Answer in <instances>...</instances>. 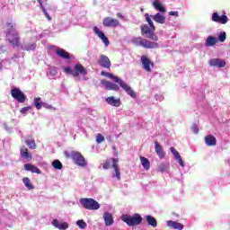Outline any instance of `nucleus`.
I'll return each mask as SVG.
<instances>
[{
    "label": "nucleus",
    "mask_w": 230,
    "mask_h": 230,
    "mask_svg": "<svg viewBox=\"0 0 230 230\" xmlns=\"http://www.w3.org/2000/svg\"><path fill=\"white\" fill-rule=\"evenodd\" d=\"M141 35H146L147 39H150V41L146 39H143L142 37L133 38L131 42L135 46H140L141 48H145V49H156L159 48V37H157L155 33V27H150L147 24H144L140 26Z\"/></svg>",
    "instance_id": "f257e3e1"
},
{
    "label": "nucleus",
    "mask_w": 230,
    "mask_h": 230,
    "mask_svg": "<svg viewBox=\"0 0 230 230\" xmlns=\"http://www.w3.org/2000/svg\"><path fill=\"white\" fill-rule=\"evenodd\" d=\"M4 33H5V40L10 43L11 46L19 48L21 46V38L19 37V31H17V25L13 22H6L4 26Z\"/></svg>",
    "instance_id": "f03ea898"
},
{
    "label": "nucleus",
    "mask_w": 230,
    "mask_h": 230,
    "mask_svg": "<svg viewBox=\"0 0 230 230\" xmlns=\"http://www.w3.org/2000/svg\"><path fill=\"white\" fill-rule=\"evenodd\" d=\"M122 221L125 222L129 227H134L136 226H139L141 222H143V217L139 214L130 215H122Z\"/></svg>",
    "instance_id": "7ed1b4c3"
},
{
    "label": "nucleus",
    "mask_w": 230,
    "mask_h": 230,
    "mask_svg": "<svg viewBox=\"0 0 230 230\" xmlns=\"http://www.w3.org/2000/svg\"><path fill=\"white\" fill-rule=\"evenodd\" d=\"M80 202L81 206L89 211H96L100 208V203L93 198H83L80 199Z\"/></svg>",
    "instance_id": "20e7f679"
},
{
    "label": "nucleus",
    "mask_w": 230,
    "mask_h": 230,
    "mask_svg": "<svg viewBox=\"0 0 230 230\" xmlns=\"http://www.w3.org/2000/svg\"><path fill=\"white\" fill-rule=\"evenodd\" d=\"M140 62L144 71L146 73H152V69H154V61L150 60L148 57L143 55L140 57Z\"/></svg>",
    "instance_id": "39448f33"
},
{
    "label": "nucleus",
    "mask_w": 230,
    "mask_h": 230,
    "mask_svg": "<svg viewBox=\"0 0 230 230\" xmlns=\"http://www.w3.org/2000/svg\"><path fill=\"white\" fill-rule=\"evenodd\" d=\"M115 83L119 84L120 87L128 94V96H131V98H136V92L132 90V87H130L125 81L121 80L119 77H115Z\"/></svg>",
    "instance_id": "423d86ee"
},
{
    "label": "nucleus",
    "mask_w": 230,
    "mask_h": 230,
    "mask_svg": "<svg viewBox=\"0 0 230 230\" xmlns=\"http://www.w3.org/2000/svg\"><path fill=\"white\" fill-rule=\"evenodd\" d=\"M72 159L75 163V164H78V166H86L87 164V162L85 161V157H84L82 153L78 151L72 152Z\"/></svg>",
    "instance_id": "0eeeda50"
},
{
    "label": "nucleus",
    "mask_w": 230,
    "mask_h": 230,
    "mask_svg": "<svg viewBox=\"0 0 230 230\" xmlns=\"http://www.w3.org/2000/svg\"><path fill=\"white\" fill-rule=\"evenodd\" d=\"M11 96L17 100L19 103H24L26 102V95L20 88H13L11 90Z\"/></svg>",
    "instance_id": "6e6552de"
},
{
    "label": "nucleus",
    "mask_w": 230,
    "mask_h": 230,
    "mask_svg": "<svg viewBox=\"0 0 230 230\" xmlns=\"http://www.w3.org/2000/svg\"><path fill=\"white\" fill-rule=\"evenodd\" d=\"M102 24L105 28H118L120 25L118 19L112 17H106L102 21Z\"/></svg>",
    "instance_id": "1a4fd4ad"
},
{
    "label": "nucleus",
    "mask_w": 230,
    "mask_h": 230,
    "mask_svg": "<svg viewBox=\"0 0 230 230\" xmlns=\"http://www.w3.org/2000/svg\"><path fill=\"white\" fill-rule=\"evenodd\" d=\"M80 75H83V76H85V75H87V70L82 64L77 63L74 66L73 76L74 78H78Z\"/></svg>",
    "instance_id": "9d476101"
},
{
    "label": "nucleus",
    "mask_w": 230,
    "mask_h": 230,
    "mask_svg": "<svg viewBox=\"0 0 230 230\" xmlns=\"http://www.w3.org/2000/svg\"><path fill=\"white\" fill-rule=\"evenodd\" d=\"M112 161V168L114 169L115 173H113L112 177L115 178L117 181L121 180V172L119 171V159L118 158H111Z\"/></svg>",
    "instance_id": "9b49d317"
},
{
    "label": "nucleus",
    "mask_w": 230,
    "mask_h": 230,
    "mask_svg": "<svg viewBox=\"0 0 230 230\" xmlns=\"http://www.w3.org/2000/svg\"><path fill=\"white\" fill-rule=\"evenodd\" d=\"M98 64L99 66H101V67H103L104 69H111V59L109 58V57L105 55L100 56Z\"/></svg>",
    "instance_id": "f8f14e48"
},
{
    "label": "nucleus",
    "mask_w": 230,
    "mask_h": 230,
    "mask_svg": "<svg viewBox=\"0 0 230 230\" xmlns=\"http://www.w3.org/2000/svg\"><path fill=\"white\" fill-rule=\"evenodd\" d=\"M93 32L96 36L99 37V39L102 40L105 46H109L111 44V42L109 41V38L105 36V33H103V31H100V28H98L97 26L93 27Z\"/></svg>",
    "instance_id": "ddd939ff"
},
{
    "label": "nucleus",
    "mask_w": 230,
    "mask_h": 230,
    "mask_svg": "<svg viewBox=\"0 0 230 230\" xmlns=\"http://www.w3.org/2000/svg\"><path fill=\"white\" fill-rule=\"evenodd\" d=\"M211 67H226V60L222 58H212L208 61Z\"/></svg>",
    "instance_id": "4468645a"
},
{
    "label": "nucleus",
    "mask_w": 230,
    "mask_h": 230,
    "mask_svg": "<svg viewBox=\"0 0 230 230\" xmlns=\"http://www.w3.org/2000/svg\"><path fill=\"white\" fill-rule=\"evenodd\" d=\"M106 103H108V105H111V107H120L121 99L116 98L114 96H110L106 98Z\"/></svg>",
    "instance_id": "2eb2a0df"
},
{
    "label": "nucleus",
    "mask_w": 230,
    "mask_h": 230,
    "mask_svg": "<svg viewBox=\"0 0 230 230\" xmlns=\"http://www.w3.org/2000/svg\"><path fill=\"white\" fill-rule=\"evenodd\" d=\"M212 21L214 22H219L220 24H226L227 22V17L226 15H218V13H214L212 14Z\"/></svg>",
    "instance_id": "dca6fc26"
},
{
    "label": "nucleus",
    "mask_w": 230,
    "mask_h": 230,
    "mask_svg": "<svg viewBox=\"0 0 230 230\" xmlns=\"http://www.w3.org/2000/svg\"><path fill=\"white\" fill-rule=\"evenodd\" d=\"M56 55L60 58H64V60H71V56L69 52L66 51L64 49H58L56 50Z\"/></svg>",
    "instance_id": "f3484780"
},
{
    "label": "nucleus",
    "mask_w": 230,
    "mask_h": 230,
    "mask_svg": "<svg viewBox=\"0 0 230 230\" xmlns=\"http://www.w3.org/2000/svg\"><path fill=\"white\" fill-rule=\"evenodd\" d=\"M38 3L40 4V6L45 15V17L48 19V21H51V16H49V13H48V11L46 10V5H48V0H38Z\"/></svg>",
    "instance_id": "a211bd4d"
},
{
    "label": "nucleus",
    "mask_w": 230,
    "mask_h": 230,
    "mask_svg": "<svg viewBox=\"0 0 230 230\" xmlns=\"http://www.w3.org/2000/svg\"><path fill=\"white\" fill-rule=\"evenodd\" d=\"M24 170H26V172H31V173H38V174L42 173V172L40 171V169H39V167L31 164H25Z\"/></svg>",
    "instance_id": "6ab92c4d"
},
{
    "label": "nucleus",
    "mask_w": 230,
    "mask_h": 230,
    "mask_svg": "<svg viewBox=\"0 0 230 230\" xmlns=\"http://www.w3.org/2000/svg\"><path fill=\"white\" fill-rule=\"evenodd\" d=\"M167 226L171 229H176V230H183L184 229V225H182L177 221L169 220V221H167Z\"/></svg>",
    "instance_id": "aec40b11"
},
{
    "label": "nucleus",
    "mask_w": 230,
    "mask_h": 230,
    "mask_svg": "<svg viewBox=\"0 0 230 230\" xmlns=\"http://www.w3.org/2000/svg\"><path fill=\"white\" fill-rule=\"evenodd\" d=\"M151 18L155 22H157L158 24H164L166 22V17L164 15L161 14V13H157L155 15H151Z\"/></svg>",
    "instance_id": "412c9836"
},
{
    "label": "nucleus",
    "mask_w": 230,
    "mask_h": 230,
    "mask_svg": "<svg viewBox=\"0 0 230 230\" xmlns=\"http://www.w3.org/2000/svg\"><path fill=\"white\" fill-rule=\"evenodd\" d=\"M20 155L22 159H27V161H31L32 159L31 154H30V151L25 146L21 147Z\"/></svg>",
    "instance_id": "4be33fe9"
},
{
    "label": "nucleus",
    "mask_w": 230,
    "mask_h": 230,
    "mask_svg": "<svg viewBox=\"0 0 230 230\" xmlns=\"http://www.w3.org/2000/svg\"><path fill=\"white\" fill-rule=\"evenodd\" d=\"M155 152H156L160 159H164V151L163 150V146L157 141L155 142Z\"/></svg>",
    "instance_id": "5701e85b"
},
{
    "label": "nucleus",
    "mask_w": 230,
    "mask_h": 230,
    "mask_svg": "<svg viewBox=\"0 0 230 230\" xmlns=\"http://www.w3.org/2000/svg\"><path fill=\"white\" fill-rule=\"evenodd\" d=\"M52 226L54 227H57L59 230H66V229H67L69 227V225L67 223H66V222L60 223L58 221V219H54L52 221Z\"/></svg>",
    "instance_id": "b1692460"
},
{
    "label": "nucleus",
    "mask_w": 230,
    "mask_h": 230,
    "mask_svg": "<svg viewBox=\"0 0 230 230\" xmlns=\"http://www.w3.org/2000/svg\"><path fill=\"white\" fill-rule=\"evenodd\" d=\"M103 219H104L105 226H112L114 224V219H113L112 214H111V212H104Z\"/></svg>",
    "instance_id": "393cba45"
},
{
    "label": "nucleus",
    "mask_w": 230,
    "mask_h": 230,
    "mask_svg": "<svg viewBox=\"0 0 230 230\" xmlns=\"http://www.w3.org/2000/svg\"><path fill=\"white\" fill-rule=\"evenodd\" d=\"M172 154L174 155V159L178 161L180 166L184 167V161H182V157L181 156V154H179L176 150L175 147H171L170 148Z\"/></svg>",
    "instance_id": "a878e982"
},
{
    "label": "nucleus",
    "mask_w": 230,
    "mask_h": 230,
    "mask_svg": "<svg viewBox=\"0 0 230 230\" xmlns=\"http://www.w3.org/2000/svg\"><path fill=\"white\" fill-rule=\"evenodd\" d=\"M102 84L108 91H119V86H118L116 84L109 81H104Z\"/></svg>",
    "instance_id": "bb28decb"
},
{
    "label": "nucleus",
    "mask_w": 230,
    "mask_h": 230,
    "mask_svg": "<svg viewBox=\"0 0 230 230\" xmlns=\"http://www.w3.org/2000/svg\"><path fill=\"white\" fill-rule=\"evenodd\" d=\"M205 143L208 146H215L217 145V138L213 135L205 137Z\"/></svg>",
    "instance_id": "cd10ccee"
},
{
    "label": "nucleus",
    "mask_w": 230,
    "mask_h": 230,
    "mask_svg": "<svg viewBox=\"0 0 230 230\" xmlns=\"http://www.w3.org/2000/svg\"><path fill=\"white\" fill-rule=\"evenodd\" d=\"M153 6H154V8H155V10H157L158 12H161L162 13H166V8H164L163 6V4H161V2H159V0H155L153 2Z\"/></svg>",
    "instance_id": "c85d7f7f"
},
{
    "label": "nucleus",
    "mask_w": 230,
    "mask_h": 230,
    "mask_svg": "<svg viewBox=\"0 0 230 230\" xmlns=\"http://www.w3.org/2000/svg\"><path fill=\"white\" fill-rule=\"evenodd\" d=\"M218 42V40L213 36H208L206 40L205 46L207 48H211L212 46H215Z\"/></svg>",
    "instance_id": "c756f323"
},
{
    "label": "nucleus",
    "mask_w": 230,
    "mask_h": 230,
    "mask_svg": "<svg viewBox=\"0 0 230 230\" xmlns=\"http://www.w3.org/2000/svg\"><path fill=\"white\" fill-rule=\"evenodd\" d=\"M146 220L148 226H151V227H157V219H155V217L150 215H147L146 216Z\"/></svg>",
    "instance_id": "7c9ffc66"
},
{
    "label": "nucleus",
    "mask_w": 230,
    "mask_h": 230,
    "mask_svg": "<svg viewBox=\"0 0 230 230\" xmlns=\"http://www.w3.org/2000/svg\"><path fill=\"white\" fill-rule=\"evenodd\" d=\"M23 184L26 186L28 190H35V186L31 183V181L28 177H24L22 179Z\"/></svg>",
    "instance_id": "2f4dec72"
},
{
    "label": "nucleus",
    "mask_w": 230,
    "mask_h": 230,
    "mask_svg": "<svg viewBox=\"0 0 230 230\" xmlns=\"http://www.w3.org/2000/svg\"><path fill=\"white\" fill-rule=\"evenodd\" d=\"M140 161L143 168L145 170H150V161H148V158H145L144 156H140Z\"/></svg>",
    "instance_id": "473e14b6"
},
{
    "label": "nucleus",
    "mask_w": 230,
    "mask_h": 230,
    "mask_svg": "<svg viewBox=\"0 0 230 230\" xmlns=\"http://www.w3.org/2000/svg\"><path fill=\"white\" fill-rule=\"evenodd\" d=\"M25 144L27 145V146H29V148H31V150H35V148H37V145L35 144V140H33L30 137L25 139Z\"/></svg>",
    "instance_id": "72a5a7b5"
},
{
    "label": "nucleus",
    "mask_w": 230,
    "mask_h": 230,
    "mask_svg": "<svg viewBox=\"0 0 230 230\" xmlns=\"http://www.w3.org/2000/svg\"><path fill=\"white\" fill-rule=\"evenodd\" d=\"M35 48H37V45L35 43H27L23 47L25 51H33L35 50Z\"/></svg>",
    "instance_id": "f704fd0d"
},
{
    "label": "nucleus",
    "mask_w": 230,
    "mask_h": 230,
    "mask_svg": "<svg viewBox=\"0 0 230 230\" xmlns=\"http://www.w3.org/2000/svg\"><path fill=\"white\" fill-rule=\"evenodd\" d=\"M40 97L34 98V107H36L38 111H40V109H42V102H40Z\"/></svg>",
    "instance_id": "c9c22d12"
},
{
    "label": "nucleus",
    "mask_w": 230,
    "mask_h": 230,
    "mask_svg": "<svg viewBox=\"0 0 230 230\" xmlns=\"http://www.w3.org/2000/svg\"><path fill=\"white\" fill-rule=\"evenodd\" d=\"M52 166L55 168V170H62L64 165H62V163L59 160H54L52 162Z\"/></svg>",
    "instance_id": "e433bc0d"
},
{
    "label": "nucleus",
    "mask_w": 230,
    "mask_h": 230,
    "mask_svg": "<svg viewBox=\"0 0 230 230\" xmlns=\"http://www.w3.org/2000/svg\"><path fill=\"white\" fill-rule=\"evenodd\" d=\"M146 17V22L149 24L150 28H155V25H154V22H152V16H150V14L146 13L145 14Z\"/></svg>",
    "instance_id": "4c0bfd02"
},
{
    "label": "nucleus",
    "mask_w": 230,
    "mask_h": 230,
    "mask_svg": "<svg viewBox=\"0 0 230 230\" xmlns=\"http://www.w3.org/2000/svg\"><path fill=\"white\" fill-rule=\"evenodd\" d=\"M102 76H106L107 78H112V80H114V82H116V78H119L118 76L109 73V72H104L102 71L101 73Z\"/></svg>",
    "instance_id": "58836bf2"
},
{
    "label": "nucleus",
    "mask_w": 230,
    "mask_h": 230,
    "mask_svg": "<svg viewBox=\"0 0 230 230\" xmlns=\"http://www.w3.org/2000/svg\"><path fill=\"white\" fill-rule=\"evenodd\" d=\"M76 226H78L80 229H85V227H87V223H85V221L83 219H80L76 222Z\"/></svg>",
    "instance_id": "ea45409f"
},
{
    "label": "nucleus",
    "mask_w": 230,
    "mask_h": 230,
    "mask_svg": "<svg viewBox=\"0 0 230 230\" xmlns=\"http://www.w3.org/2000/svg\"><path fill=\"white\" fill-rule=\"evenodd\" d=\"M111 159H108V160L103 162V164H102L103 170H109V168H111Z\"/></svg>",
    "instance_id": "a19ab883"
},
{
    "label": "nucleus",
    "mask_w": 230,
    "mask_h": 230,
    "mask_svg": "<svg viewBox=\"0 0 230 230\" xmlns=\"http://www.w3.org/2000/svg\"><path fill=\"white\" fill-rule=\"evenodd\" d=\"M103 141H105V137H103V135L102 134H97L96 136V142L101 144V143H103Z\"/></svg>",
    "instance_id": "79ce46f5"
},
{
    "label": "nucleus",
    "mask_w": 230,
    "mask_h": 230,
    "mask_svg": "<svg viewBox=\"0 0 230 230\" xmlns=\"http://www.w3.org/2000/svg\"><path fill=\"white\" fill-rule=\"evenodd\" d=\"M166 168H168V165H166L165 164H161L160 165H158L159 172H166Z\"/></svg>",
    "instance_id": "37998d69"
},
{
    "label": "nucleus",
    "mask_w": 230,
    "mask_h": 230,
    "mask_svg": "<svg viewBox=\"0 0 230 230\" xmlns=\"http://www.w3.org/2000/svg\"><path fill=\"white\" fill-rule=\"evenodd\" d=\"M226 32H221L220 35H219V41L220 42H226Z\"/></svg>",
    "instance_id": "c03bdc74"
},
{
    "label": "nucleus",
    "mask_w": 230,
    "mask_h": 230,
    "mask_svg": "<svg viewBox=\"0 0 230 230\" xmlns=\"http://www.w3.org/2000/svg\"><path fill=\"white\" fill-rule=\"evenodd\" d=\"M28 111H31V106H27V107L22 108L20 112L22 114H27Z\"/></svg>",
    "instance_id": "a18cd8bd"
},
{
    "label": "nucleus",
    "mask_w": 230,
    "mask_h": 230,
    "mask_svg": "<svg viewBox=\"0 0 230 230\" xmlns=\"http://www.w3.org/2000/svg\"><path fill=\"white\" fill-rule=\"evenodd\" d=\"M64 71H65V73H66V75H72V76H73L74 70L71 69V67L66 66V67L64 68Z\"/></svg>",
    "instance_id": "49530a36"
},
{
    "label": "nucleus",
    "mask_w": 230,
    "mask_h": 230,
    "mask_svg": "<svg viewBox=\"0 0 230 230\" xmlns=\"http://www.w3.org/2000/svg\"><path fill=\"white\" fill-rule=\"evenodd\" d=\"M41 107H44V109H49V111H53L55 110V108L46 102H42V106Z\"/></svg>",
    "instance_id": "de8ad7c7"
},
{
    "label": "nucleus",
    "mask_w": 230,
    "mask_h": 230,
    "mask_svg": "<svg viewBox=\"0 0 230 230\" xmlns=\"http://www.w3.org/2000/svg\"><path fill=\"white\" fill-rule=\"evenodd\" d=\"M191 131L194 134H199V126H197V124H193L192 127H191Z\"/></svg>",
    "instance_id": "09e8293b"
},
{
    "label": "nucleus",
    "mask_w": 230,
    "mask_h": 230,
    "mask_svg": "<svg viewBox=\"0 0 230 230\" xmlns=\"http://www.w3.org/2000/svg\"><path fill=\"white\" fill-rule=\"evenodd\" d=\"M64 155L67 158V159H69V158H71V159H73V153H69V152H67V151H65L64 152Z\"/></svg>",
    "instance_id": "8fccbe9b"
},
{
    "label": "nucleus",
    "mask_w": 230,
    "mask_h": 230,
    "mask_svg": "<svg viewBox=\"0 0 230 230\" xmlns=\"http://www.w3.org/2000/svg\"><path fill=\"white\" fill-rule=\"evenodd\" d=\"M169 15H172L174 17H179V12H177V11H171V12H169Z\"/></svg>",
    "instance_id": "3c124183"
},
{
    "label": "nucleus",
    "mask_w": 230,
    "mask_h": 230,
    "mask_svg": "<svg viewBox=\"0 0 230 230\" xmlns=\"http://www.w3.org/2000/svg\"><path fill=\"white\" fill-rule=\"evenodd\" d=\"M117 17H119V19H124V16L123 14H121V13H118Z\"/></svg>",
    "instance_id": "603ef678"
},
{
    "label": "nucleus",
    "mask_w": 230,
    "mask_h": 230,
    "mask_svg": "<svg viewBox=\"0 0 230 230\" xmlns=\"http://www.w3.org/2000/svg\"><path fill=\"white\" fill-rule=\"evenodd\" d=\"M143 10H144V9L142 8V9H141V12H143Z\"/></svg>",
    "instance_id": "864d4df0"
}]
</instances>
